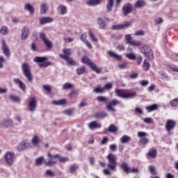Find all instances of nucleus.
Instances as JSON below:
<instances>
[{
  "instance_id": "obj_1",
  "label": "nucleus",
  "mask_w": 178,
  "mask_h": 178,
  "mask_svg": "<svg viewBox=\"0 0 178 178\" xmlns=\"http://www.w3.org/2000/svg\"><path fill=\"white\" fill-rule=\"evenodd\" d=\"M115 93L117 97L124 99L130 98L131 99H133V98H136V97H137V92H130L126 90H115Z\"/></svg>"
},
{
  "instance_id": "obj_2",
  "label": "nucleus",
  "mask_w": 178,
  "mask_h": 178,
  "mask_svg": "<svg viewBox=\"0 0 178 178\" xmlns=\"http://www.w3.org/2000/svg\"><path fill=\"white\" fill-rule=\"evenodd\" d=\"M140 54H143L146 59H148V60H154V51L149 46H143L142 48H140Z\"/></svg>"
},
{
  "instance_id": "obj_3",
  "label": "nucleus",
  "mask_w": 178,
  "mask_h": 178,
  "mask_svg": "<svg viewBox=\"0 0 178 178\" xmlns=\"http://www.w3.org/2000/svg\"><path fill=\"white\" fill-rule=\"evenodd\" d=\"M107 159L108 161V163L107 164V168L110 169L111 170H116V166H117V163H116V155L109 153L107 156Z\"/></svg>"
},
{
  "instance_id": "obj_4",
  "label": "nucleus",
  "mask_w": 178,
  "mask_h": 178,
  "mask_svg": "<svg viewBox=\"0 0 178 178\" xmlns=\"http://www.w3.org/2000/svg\"><path fill=\"white\" fill-rule=\"evenodd\" d=\"M15 152H6L3 155L4 162H6V165L8 166H12L15 163Z\"/></svg>"
},
{
  "instance_id": "obj_5",
  "label": "nucleus",
  "mask_w": 178,
  "mask_h": 178,
  "mask_svg": "<svg viewBox=\"0 0 178 178\" xmlns=\"http://www.w3.org/2000/svg\"><path fill=\"white\" fill-rule=\"evenodd\" d=\"M47 60H48L47 57L37 56L33 59V61H35L36 63H39V67H48V66H51V63Z\"/></svg>"
},
{
  "instance_id": "obj_6",
  "label": "nucleus",
  "mask_w": 178,
  "mask_h": 178,
  "mask_svg": "<svg viewBox=\"0 0 178 178\" xmlns=\"http://www.w3.org/2000/svg\"><path fill=\"white\" fill-rule=\"evenodd\" d=\"M59 158V154L51 155V153L47 154V159H45L44 164L46 166H52L57 162V159Z\"/></svg>"
},
{
  "instance_id": "obj_7",
  "label": "nucleus",
  "mask_w": 178,
  "mask_h": 178,
  "mask_svg": "<svg viewBox=\"0 0 178 178\" xmlns=\"http://www.w3.org/2000/svg\"><path fill=\"white\" fill-rule=\"evenodd\" d=\"M37 99L35 97L29 98V102L27 106V110L31 113H34L37 111Z\"/></svg>"
},
{
  "instance_id": "obj_8",
  "label": "nucleus",
  "mask_w": 178,
  "mask_h": 178,
  "mask_svg": "<svg viewBox=\"0 0 178 178\" xmlns=\"http://www.w3.org/2000/svg\"><path fill=\"white\" fill-rule=\"evenodd\" d=\"M22 72L28 81L31 83V81H33V75L31 74V72L30 71V66L29 65V64L26 63L22 64Z\"/></svg>"
},
{
  "instance_id": "obj_9",
  "label": "nucleus",
  "mask_w": 178,
  "mask_h": 178,
  "mask_svg": "<svg viewBox=\"0 0 178 178\" xmlns=\"http://www.w3.org/2000/svg\"><path fill=\"white\" fill-rule=\"evenodd\" d=\"M119 104H120V102L116 99L107 102L106 104V108L108 112H116V108H115V106H118Z\"/></svg>"
},
{
  "instance_id": "obj_10",
  "label": "nucleus",
  "mask_w": 178,
  "mask_h": 178,
  "mask_svg": "<svg viewBox=\"0 0 178 178\" xmlns=\"http://www.w3.org/2000/svg\"><path fill=\"white\" fill-rule=\"evenodd\" d=\"M13 126V120L11 119L4 120L0 122V127L1 129H8V127H12Z\"/></svg>"
},
{
  "instance_id": "obj_11",
  "label": "nucleus",
  "mask_w": 178,
  "mask_h": 178,
  "mask_svg": "<svg viewBox=\"0 0 178 178\" xmlns=\"http://www.w3.org/2000/svg\"><path fill=\"white\" fill-rule=\"evenodd\" d=\"M127 54H125L126 58L129 59L130 60H136L137 56H136V53L133 51V49L131 47H128L127 49Z\"/></svg>"
},
{
  "instance_id": "obj_12",
  "label": "nucleus",
  "mask_w": 178,
  "mask_h": 178,
  "mask_svg": "<svg viewBox=\"0 0 178 178\" xmlns=\"http://www.w3.org/2000/svg\"><path fill=\"white\" fill-rule=\"evenodd\" d=\"M21 32V39L22 40H27V38H29V35L30 34V29L27 26H24Z\"/></svg>"
},
{
  "instance_id": "obj_13",
  "label": "nucleus",
  "mask_w": 178,
  "mask_h": 178,
  "mask_svg": "<svg viewBox=\"0 0 178 178\" xmlns=\"http://www.w3.org/2000/svg\"><path fill=\"white\" fill-rule=\"evenodd\" d=\"M176 126V122L172 120H168L165 124V129L167 131L170 132L175 129V127Z\"/></svg>"
},
{
  "instance_id": "obj_14",
  "label": "nucleus",
  "mask_w": 178,
  "mask_h": 178,
  "mask_svg": "<svg viewBox=\"0 0 178 178\" xmlns=\"http://www.w3.org/2000/svg\"><path fill=\"white\" fill-rule=\"evenodd\" d=\"M122 10L124 16H127V15L131 13L133 10V5L130 3H127L124 6Z\"/></svg>"
},
{
  "instance_id": "obj_15",
  "label": "nucleus",
  "mask_w": 178,
  "mask_h": 178,
  "mask_svg": "<svg viewBox=\"0 0 178 178\" xmlns=\"http://www.w3.org/2000/svg\"><path fill=\"white\" fill-rule=\"evenodd\" d=\"M30 147V142L28 140H24L17 147L18 151H23Z\"/></svg>"
},
{
  "instance_id": "obj_16",
  "label": "nucleus",
  "mask_w": 178,
  "mask_h": 178,
  "mask_svg": "<svg viewBox=\"0 0 178 178\" xmlns=\"http://www.w3.org/2000/svg\"><path fill=\"white\" fill-rule=\"evenodd\" d=\"M2 50H3V54L6 55L8 58L10 56V50L9 49V47H8V44H6V42L5 40H2Z\"/></svg>"
},
{
  "instance_id": "obj_17",
  "label": "nucleus",
  "mask_w": 178,
  "mask_h": 178,
  "mask_svg": "<svg viewBox=\"0 0 178 178\" xmlns=\"http://www.w3.org/2000/svg\"><path fill=\"white\" fill-rule=\"evenodd\" d=\"M59 56L61 59L66 60L68 65H70L71 66H76V62L72 57L62 56V54H60Z\"/></svg>"
},
{
  "instance_id": "obj_18",
  "label": "nucleus",
  "mask_w": 178,
  "mask_h": 178,
  "mask_svg": "<svg viewBox=\"0 0 178 178\" xmlns=\"http://www.w3.org/2000/svg\"><path fill=\"white\" fill-rule=\"evenodd\" d=\"M41 143V139L37 135H34L31 139V144L33 147H39Z\"/></svg>"
},
{
  "instance_id": "obj_19",
  "label": "nucleus",
  "mask_w": 178,
  "mask_h": 178,
  "mask_svg": "<svg viewBox=\"0 0 178 178\" xmlns=\"http://www.w3.org/2000/svg\"><path fill=\"white\" fill-rule=\"evenodd\" d=\"M90 130H95L97 129H101L102 127V124H98L96 121H92L88 125Z\"/></svg>"
},
{
  "instance_id": "obj_20",
  "label": "nucleus",
  "mask_w": 178,
  "mask_h": 178,
  "mask_svg": "<svg viewBox=\"0 0 178 178\" xmlns=\"http://www.w3.org/2000/svg\"><path fill=\"white\" fill-rule=\"evenodd\" d=\"M52 22H54V18H52L51 17H44L40 18V24H41L42 26L44 24H47L48 23H52Z\"/></svg>"
},
{
  "instance_id": "obj_21",
  "label": "nucleus",
  "mask_w": 178,
  "mask_h": 178,
  "mask_svg": "<svg viewBox=\"0 0 178 178\" xmlns=\"http://www.w3.org/2000/svg\"><path fill=\"white\" fill-rule=\"evenodd\" d=\"M57 12L59 15H66V13H67V7L65 5H60L57 8Z\"/></svg>"
},
{
  "instance_id": "obj_22",
  "label": "nucleus",
  "mask_w": 178,
  "mask_h": 178,
  "mask_svg": "<svg viewBox=\"0 0 178 178\" xmlns=\"http://www.w3.org/2000/svg\"><path fill=\"white\" fill-rule=\"evenodd\" d=\"M49 9V5L47 3H42L40 4V13L41 15H45Z\"/></svg>"
},
{
  "instance_id": "obj_23",
  "label": "nucleus",
  "mask_w": 178,
  "mask_h": 178,
  "mask_svg": "<svg viewBox=\"0 0 178 178\" xmlns=\"http://www.w3.org/2000/svg\"><path fill=\"white\" fill-rule=\"evenodd\" d=\"M14 83L19 86L20 90H22V91H26V84H24V83L22 81V80H20L19 79H15Z\"/></svg>"
},
{
  "instance_id": "obj_24",
  "label": "nucleus",
  "mask_w": 178,
  "mask_h": 178,
  "mask_svg": "<svg viewBox=\"0 0 178 178\" xmlns=\"http://www.w3.org/2000/svg\"><path fill=\"white\" fill-rule=\"evenodd\" d=\"M86 5L88 6H97V5H99L102 3V0H86Z\"/></svg>"
},
{
  "instance_id": "obj_25",
  "label": "nucleus",
  "mask_w": 178,
  "mask_h": 178,
  "mask_svg": "<svg viewBox=\"0 0 178 178\" xmlns=\"http://www.w3.org/2000/svg\"><path fill=\"white\" fill-rule=\"evenodd\" d=\"M24 9L29 12L31 15H34V7L33 5L30 4V3L25 4L24 6Z\"/></svg>"
},
{
  "instance_id": "obj_26",
  "label": "nucleus",
  "mask_w": 178,
  "mask_h": 178,
  "mask_svg": "<svg viewBox=\"0 0 178 178\" xmlns=\"http://www.w3.org/2000/svg\"><path fill=\"white\" fill-rule=\"evenodd\" d=\"M107 54L111 58H114L115 59H117L118 60H122V56L113 51H109L107 52Z\"/></svg>"
},
{
  "instance_id": "obj_27",
  "label": "nucleus",
  "mask_w": 178,
  "mask_h": 178,
  "mask_svg": "<svg viewBox=\"0 0 178 178\" xmlns=\"http://www.w3.org/2000/svg\"><path fill=\"white\" fill-rule=\"evenodd\" d=\"M97 23L99 24V29H100L101 30H105V29H106V23H105V21H104L102 18L98 17Z\"/></svg>"
},
{
  "instance_id": "obj_28",
  "label": "nucleus",
  "mask_w": 178,
  "mask_h": 178,
  "mask_svg": "<svg viewBox=\"0 0 178 178\" xmlns=\"http://www.w3.org/2000/svg\"><path fill=\"white\" fill-rule=\"evenodd\" d=\"M145 5H147V2H145V1L138 0L135 3L134 6H135V8H143V6H145Z\"/></svg>"
},
{
  "instance_id": "obj_29",
  "label": "nucleus",
  "mask_w": 178,
  "mask_h": 178,
  "mask_svg": "<svg viewBox=\"0 0 178 178\" xmlns=\"http://www.w3.org/2000/svg\"><path fill=\"white\" fill-rule=\"evenodd\" d=\"M35 163L37 166H41L42 163H45V158L44 156L38 157L35 161Z\"/></svg>"
},
{
  "instance_id": "obj_30",
  "label": "nucleus",
  "mask_w": 178,
  "mask_h": 178,
  "mask_svg": "<svg viewBox=\"0 0 178 178\" xmlns=\"http://www.w3.org/2000/svg\"><path fill=\"white\" fill-rule=\"evenodd\" d=\"M90 67L93 72H95V73H97V74H101L102 72V69L101 67H98V66H97L94 63Z\"/></svg>"
},
{
  "instance_id": "obj_31",
  "label": "nucleus",
  "mask_w": 178,
  "mask_h": 178,
  "mask_svg": "<svg viewBox=\"0 0 178 178\" xmlns=\"http://www.w3.org/2000/svg\"><path fill=\"white\" fill-rule=\"evenodd\" d=\"M82 63H85L86 65H88L89 67L92 66V65L94 63L92 60H91L90 58H88L87 56L83 57L81 59Z\"/></svg>"
},
{
  "instance_id": "obj_32",
  "label": "nucleus",
  "mask_w": 178,
  "mask_h": 178,
  "mask_svg": "<svg viewBox=\"0 0 178 178\" xmlns=\"http://www.w3.org/2000/svg\"><path fill=\"white\" fill-rule=\"evenodd\" d=\"M121 168L126 172V173H131V169L126 162H122L121 163Z\"/></svg>"
},
{
  "instance_id": "obj_33",
  "label": "nucleus",
  "mask_w": 178,
  "mask_h": 178,
  "mask_svg": "<svg viewBox=\"0 0 178 178\" xmlns=\"http://www.w3.org/2000/svg\"><path fill=\"white\" fill-rule=\"evenodd\" d=\"M0 34H1V35H8V34H9V28L6 26H1L0 29Z\"/></svg>"
},
{
  "instance_id": "obj_34",
  "label": "nucleus",
  "mask_w": 178,
  "mask_h": 178,
  "mask_svg": "<svg viewBox=\"0 0 178 178\" xmlns=\"http://www.w3.org/2000/svg\"><path fill=\"white\" fill-rule=\"evenodd\" d=\"M157 110H158V104H152V105L146 106V111H147V112H154V111H157Z\"/></svg>"
},
{
  "instance_id": "obj_35",
  "label": "nucleus",
  "mask_w": 178,
  "mask_h": 178,
  "mask_svg": "<svg viewBox=\"0 0 178 178\" xmlns=\"http://www.w3.org/2000/svg\"><path fill=\"white\" fill-rule=\"evenodd\" d=\"M129 45H131V47H141V45H143V43L139 40H131V42L129 44Z\"/></svg>"
},
{
  "instance_id": "obj_36",
  "label": "nucleus",
  "mask_w": 178,
  "mask_h": 178,
  "mask_svg": "<svg viewBox=\"0 0 178 178\" xmlns=\"http://www.w3.org/2000/svg\"><path fill=\"white\" fill-rule=\"evenodd\" d=\"M95 118H96V119H105V118H108V113H98L95 115Z\"/></svg>"
},
{
  "instance_id": "obj_37",
  "label": "nucleus",
  "mask_w": 178,
  "mask_h": 178,
  "mask_svg": "<svg viewBox=\"0 0 178 178\" xmlns=\"http://www.w3.org/2000/svg\"><path fill=\"white\" fill-rule=\"evenodd\" d=\"M105 131H110V133H116L118 131V127L114 124H111L108 129H105Z\"/></svg>"
},
{
  "instance_id": "obj_38",
  "label": "nucleus",
  "mask_w": 178,
  "mask_h": 178,
  "mask_svg": "<svg viewBox=\"0 0 178 178\" xmlns=\"http://www.w3.org/2000/svg\"><path fill=\"white\" fill-rule=\"evenodd\" d=\"M43 42L48 49H52L54 47V44H52V42L49 39L44 40Z\"/></svg>"
},
{
  "instance_id": "obj_39",
  "label": "nucleus",
  "mask_w": 178,
  "mask_h": 178,
  "mask_svg": "<svg viewBox=\"0 0 178 178\" xmlns=\"http://www.w3.org/2000/svg\"><path fill=\"white\" fill-rule=\"evenodd\" d=\"M108 100L109 99H108V97L104 96H99L97 97V101H98V102H104L106 105L108 104Z\"/></svg>"
},
{
  "instance_id": "obj_40",
  "label": "nucleus",
  "mask_w": 178,
  "mask_h": 178,
  "mask_svg": "<svg viewBox=\"0 0 178 178\" xmlns=\"http://www.w3.org/2000/svg\"><path fill=\"white\" fill-rule=\"evenodd\" d=\"M52 104H54V105H66V99L54 100L52 102Z\"/></svg>"
},
{
  "instance_id": "obj_41",
  "label": "nucleus",
  "mask_w": 178,
  "mask_h": 178,
  "mask_svg": "<svg viewBox=\"0 0 178 178\" xmlns=\"http://www.w3.org/2000/svg\"><path fill=\"white\" fill-rule=\"evenodd\" d=\"M112 8H113V0H108L106 6V10L108 12H112Z\"/></svg>"
},
{
  "instance_id": "obj_42",
  "label": "nucleus",
  "mask_w": 178,
  "mask_h": 178,
  "mask_svg": "<svg viewBox=\"0 0 178 178\" xmlns=\"http://www.w3.org/2000/svg\"><path fill=\"white\" fill-rule=\"evenodd\" d=\"M133 24L131 21L126 22L124 24H121L122 30H124V29H129Z\"/></svg>"
},
{
  "instance_id": "obj_43",
  "label": "nucleus",
  "mask_w": 178,
  "mask_h": 178,
  "mask_svg": "<svg viewBox=\"0 0 178 178\" xmlns=\"http://www.w3.org/2000/svg\"><path fill=\"white\" fill-rule=\"evenodd\" d=\"M157 152L155 149H152L147 153L148 156H151V158H156Z\"/></svg>"
},
{
  "instance_id": "obj_44",
  "label": "nucleus",
  "mask_w": 178,
  "mask_h": 178,
  "mask_svg": "<svg viewBox=\"0 0 178 178\" xmlns=\"http://www.w3.org/2000/svg\"><path fill=\"white\" fill-rule=\"evenodd\" d=\"M124 40H125L127 44H128V45H129L131 43V42L133 41V37L131 36V34L125 35Z\"/></svg>"
},
{
  "instance_id": "obj_45",
  "label": "nucleus",
  "mask_w": 178,
  "mask_h": 178,
  "mask_svg": "<svg viewBox=\"0 0 178 178\" xmlns=\"http://www.w3.org/2000/svg\"><path fill=\"white\" fill-rule=\"evenodd\" d=\"M79 169V165L77 164L71 165L70 166V173H76V170Z\"/></svg>"
},
{
  "instance_id": "obj_46",
  "label": "nucleus",
  "mask_w": 178,
  "mask_h": 178,
  "mask_svg": "<svg viewBox=\"0 0 178 178\" xmlns=\"http://www.w3.org/2000/svg\"><path fill=\"white\" fill-rule=\"evenodd\" d=\"M130 139L129 136L124 135L120 138V141L122 144H126V143H129V141H130Z\"/></svg>"
},
{
  "instance_id": "obj_47",
  "label": "nucleus",
  "mask_w": 178,
  "mask_h": 178,
  "mask_svg": "<svg viewBox=\"0 0 178 178\" xmlns=\"http://www.w3.org/2000/svg\"><path fill=\"white\" fill-rule=\"evenodd\" d=\"M143 69L145 72L149 70V63L147 62V60H144L143 61Z\"/></svg>"
},
{
  "instance_id": "obj_48",
  "label": "nucleus",
  "mask_w": 178,
  "mask_h": 178,
  "mask_svg": "<svg viewBox=\"0 0 178 178\" xmlns=\"http://www.w3.org/2000/svg\"><path fill=\"white\" fill-rule=\"evenodd\" d=\"M148 168H149V171L150 172V173L152 175H157V173H156V168L155 166H154V165H149Z\"/></svg>"
},
{
  "instance_id": "obj_49",
  "label": "nucleus",
  "mask_w": 178,
  "mask_h": 178,
  "mask_svg": "<svg viewBox=\"0 0 178 178\" xmlns=\"http://www.w3.org/2000/svg\"><path fill=\"white\" fill-rule=\"evenodd\" d=\"M63 54H62L63 56H70V55H72V49H64Z\"/></svg>"
},
{
  "instance_id": "obj_50",
  "label": "nucleus",
  "mask_w": 178,
  "mask_h": 178,
  "mask_svg": "<svg viewBox=\"0 0 178 178\" xmlns=\"http://www.w3.org/2000/svg\"><path fill=\"white\" fill-rule=\"evenodd\" d=\"M89 35L91 41H93V42H98V38H97L95 35H94L91 31H89Z\"/></svg>"
},
{
  "instance_id": "obj_51",
  "label": "nucleus",
  "mask_w": 178,
  "mask_h": 178,
  "mask_svg": "<svg viewBox=\"0 0 178 178\" xmlns=\"http://www.w3.org/2000/svg\"><path fill=\"white\" fill-rule=\"evenodd\" d=\"M10 99H11V101L13 102H19L20 101V98L15 95H10Z\"/></svg>"
},
{
  "instance_id": "obj_52",
  "label": "nucleus",
  "mask_w": 178,
  "mask_h": 178,
  "mask_svg": "<svg viewBox=\"0 0 178 178\" xmlns=\"http://www.w3.org/2000/svg\"><path fill=\"white\" fill-rule=\"evenodd\" d=\"M73 88V84L70 83H66L63 86V90H69Z\"/></svg>"
},
{
  "instance_id": "obj_53",
  "label": "nucleus",
  "mask_w": 178,
  "mask_h": 178,
  "mask_svg": "<svg viewBox=\"0 0 178 178\" xmlns=\"http://www.w3.org/2000/svg\"><path fill=\"white\" fill-rule=\"evenodd\" d=\"M139 142L142 145H146V144H148V138L143 137L140 139Z\"/></svg>"
},
{
  "instance_id": "obj_54",
  "label": "nucleus",
  "mask_w": 178,
  "mask_h": 178,
  "mask_svg": "<svg viewBox=\"0 0 178 178\" xmlns=\"http://www.w3.org/2000/svg\"><path fill=\"white\" fill-rule=\"evenodd\" d=\"M94 92H96V94H102L104 93V88L97 87L94 89Z\"/></svg>"
},
{
  "instance_id": "obj_55",
  "label": "nucleus",
  "mask_w": 178,
  "mask_h": 178,
  "mask_svg": "<svg viewBox=\"0 0 178 178\" xmlns=\"http://www.w3.org/2000/svg\"><path fill=\"white\" fill-rule=\"evenodd\" d=\"M86 72V67H81L78 69H76V73L80 76V74H83Z\"/></svg>"
},
{
  "instance_id": "obj_56",
  "label": "nucleus",
  "mask_w": 178,
  "mask_h": 178,
  "mask_svg": "<svg viewBox=\"0 0 178 178\" xmlns=\"http://www.w3.org/2000/svg\"><path fill=\"white\" fill-rule=\"evenodd\" d=\"M104 90H111L113 88V84L112 83H108L104 86Z\"/></svg>"
},
{
  "instance_id": "obj_57",
  "label": "nucleus",
  "mask_w": 178,
  "mask_h": 178,
  "mask_svg": "<svg viewBox=\"0 0 178 178\" xmlns=\"http://www.w3.org/2000/svg\"><path fill=\"white\" fill-rule=\"evenodd\" d=\"M73 112H74V108L65 110L64 111V113H65V115H67L68 116H72Z\"/></svg>"
},
{
  "instance_id": "obj_58",
  "label": "nucleus",
  "mask_w": 178,
  "mask_h": 178,
  "mask_svg": "<svg viewBox=\"0 0 178 178\" xmlns=\"http://www.w3.org/2000/svg\"><path fill=\"white\" fill-rule=\"evenodd\" d=\"M171 106L174 107V106H177L178 105V99L176 98V99H174L173 100H172L170 102Z\"/></svg>"
},
{
  "instance_id": "obj_59",
  "label": "nucleus",
  "mask_w": 178,
  "mask_h": 178,
  "mask_svg": "<svg viewBox=\"0 0 178 178\" xmlns=\"http://www.w3.org/2000/svg\"><path fill=\"white\" fill-rule=\"evenodd\" d=\"M111 30H122V24L112 26Z\"/></svg>"
},
{
  "instance_id": "obj_60",
  "label": "nucleus",
  "mask_w": 178,
  "mask_h": 178,
  "mask_svg": "<svg viewBox=\"0 0 178 178\" xmlns=\"http://www.w3.org/2000/svg\"><path fill=\"white\" fill-rule=\"evenodd\" d=\"M144 123H147V124H151V123H152L153 120L152 118H145L143 120Z\"/></svg>"
},
{
  "instance_id": "obj_61",
  "label": "nucleus",
  "mask_w": 178,
  "mask_h": 178,
  "mask_svg": "<svg viewBox=\"0 0 178 178\" xmlns=\"http://www.w3.org/2000/svg\"><path fill=\"white\" fill-rule=\"evenodd\" d=\"M88 104L86 100H82L80 104H79V108H84L85 106H87Z\"/></svg>"
},
{
  "instance_id": "obj_62",
  "label": "nucleus",
  "mask_w": 178,
  "mask_h": 178,
  "mask_svg": "<svg viewBox=\"0 0 178 178\" xmlns=\"http://www.w3.org/2000/svg\"><path fill=\"white\" fill-rule=\"evenodd\" d=\"M40 38L42 40V41H43V42L46 41V40H48V38H47V35L42 33L40 34Z\"/></svg>"
},
{
  "instance_id": "obj_63",
  "label": "nucleus",
  "mask_w": 178,
  "mask_h": 178,
  "mask_svg": "<svg viewBox=\"0 0 178 178\" xmlns=\"http://www.w3.org/2000/svg\"><path fill=\"white\" fill-rule=\"evenodd\" d=\"M145 34V33L144 32V31H138L135 33V35H137L138 37L140 36H143Z\"/></svg>"
},
{
  "instance_id": "obj_64",
  "label": "nucleus",
  "mask_w": 178,
  "mask_h": 178,
  "mask_svg": "<svg viewBox=\"0 0 178 178\" xmlns=\"http://www.w3.org/2000/svg\"><path fill=\"white\" fill-rule=\"evenodd\" d=\"M159 75L162 77V79H168V74L163 72H159Z\"/></svg>"
}]
</instances>
